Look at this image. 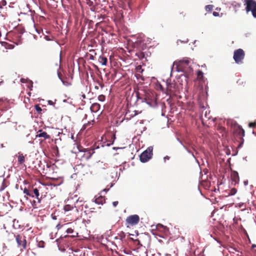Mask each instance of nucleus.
<instances>
[{
  "label": "nucleus",
  "instance_id": "nucleus-1",
  "mask_svg": "<svg viewBox=\"0 0 256 256\" xmlns=\"http://www.w3.org/2000/svg\"><path fill=\"white\" fill-rule=\"evenodd\" d=\"M166 83L167 95H176V93L179 92V86L174 81L171 82L170 80H167Z\"/></svg>",
  "mask_w": 256,
  "mask_h": 256
},
{
  "label": "nucleus",
  "instance_id": "nucleus-2",
  "mask_svg": "<svg viewBox=\"0 0 256 256\" xmlns=\"http://www.w3.org/2000/svg\"><path fill=\"white\" fill-rule=\"evenodd\" d=\"M245 52L242 49L238 48L234 51L233 58L236 64H242Z\"/></svg>",
  "mask_w": 256,
  "mask_h": 256
},
{
  "label": "nucleus",
  "instance_id": "nucleus-3",
  "mask_svg": "<svg viewBox=\"0 0 256 256\" xmlns=\"http://www.w3.org/2000/svg\"><path fill=\"white\" fill-rule=\"evenodd\" d=\"M153 148L152 146H150L142 152L140 156V159L141 162H146L149 160L152 157Z\"/></svg>",
  "mask_w": 256,
  "mask_h": 256
},
{
  "label": "nucleus",
  "instance_id": "nucleus-4",
  "mask_svg": "<svg viewBox=\"0 0 256 256\" xmlns=\"http://www.w3.org/2000/svg\"><path fill=\"white\" fill-rule=\"evenodd\" d=\"M94 150L90 149L82 148L79 150L77 156H80L81 160H88L91 158Z\"/></svg>",
  "mask_w": 256,
  "mask_h": 256
},
{
  "label": "nucleus",
  "instance_id": "nucleus-5",
  "mask_svg": "<svg viewBox=\"0 0 256 256\" xmlns=\"http://www.w3.org/2000/svg\"><path fill=\"white\" fill-rule=\"evenodd\" d=\"M75 170L76 171L77 174L82 176L92 174L88 166L82 164L76 165L75 166Z\"/></svg>",
  "mask_w": 256,
  "mask_h": 256
},
{
  "label": "nucleus",
  "instance_id": "nucleus-6",
  "mask_svg": "<svg viewBox=\"0 0 256 256\" xmlns=\"http://www.w3.org/2000/svg\"><path fill=\"white\" fill-rule=\"evenodd\" d=\"M140 221V217L137 214L131 215L127 217L126 225L128 228L137 224Z\"/></svg>",
  "mask_w": 256,
  "mask_h": 256
},
{
  "label": "nucleus",
  "instance_id": "nucleus-7",
  "mask_svg": "<svg viewBox=\"0 0 256 256\" xmlns=\"http://www.w3.org/2000/svg\"><path fill=\"white\" fill-rule=\"evenodd\" d=\"M234 133L241 140L238 146V148H240L242 146L244 142L243 137L244 136V130L240 126L238 125L234 128Z\"/></svg>",
  "mask_w": 256,
  "mask_h": 256
},
{
  "label": "nucleus",
  "instance_id": "nucleus-8",
  "mask_svg": "<svg viewBox=\"0 0 256 256\" xmlns=\"http://www.w3.org/2000/svg\"><path fill=\"white\" fill-rule=\"evenodd\" d=\"M190 60H182L178 62V67L179 70L184 71L188 66Z\"/></svg>",
  "mask_w": 256,
  "mask_h": 256
},
{
  "label": "nucleus",
  "instance_id": "nucleus-9",
  "mask_svg": "<svg viewBox=\"0 0 256 256\" xmlns=\"http://www.w3.org/2000/svg\"><path fill=\"white\" fill-rule=\"evenodd\" d=\"M246 4V10L247 12L256 9V2L254 0H245Z\"/></svg>",
  "mask_w": 256,
  "mask_h": 256
},
{
  "label": "nucleus",
  "instance_id": "nucleus-10",
  "mask_svg": "<svg viewBox=\"0 0 256 256\" xmlns=\"http://www.w3.org/2000/svg\"><path fill=\"white\" fill-rule=\"evenodd\" d=\"M16 241L19 246L22 247V248H26V241L24 237H22L20 235L16 236Z\"/></svg>",
  "mask_w": 256,
  "mask_h": 256
},
{
  "label": "nucleus",
  "instance_id": "nucleus-11",
  "mask_svg": "<svg viewBox=\"0 0 256 256\" xmlns=\"http://www.w3.org/2000/svg\"><path fill=\"white\" fill-rule=\"evenodd\" d=\"M108 168V164L102 162H98L95 165V168L98 171H102Z\"/></svg>",
  "mask_w": 256,
  "mask_h": 256
},
{
  "label": "nucleus",
  "instance_id": "nucleus-12",
  "mask_svg": "<svg viewBox=\"0 0 256 256\" xmlns=\"http://www.w3.org/2000/svg\"><path fill=\"white\" fill-rule=\"evenodd\" d=\"M41 188V187H39L38 188H32V192L34 194V196L38 200V203H40L42 200V197H40V190Z\"/></svg>",
  "mask_w": 256,
  "mask_h": 256
},
{
  "label": "nucleus",
  "instance_id": "nucleus-13",
  "mask_svg": "<svg viewBox=\"0 0 256 256\" xmlns=\"http://www.w3.org/2000/svg\"><path fill=\"white\" fill-rule=\"evenodd\" d=\"M36 136V137L44 138V140L48 139L50 138V136L46 132L42 131V130H39Z\"/></svg>",
  "mask_w": 256,
  "mask_h": 256
},
{
  "label": "nucleus",
  "instance_id": "nucleus-14",
  "mask_svg": "<svg viewBox=\"0 0 256 256\" xmlns=\"http://www.w3.org/2000/svg\"><path fill=\"white\" fill-rule=\"evenodd\" d=\"M26 156V154L24 155L23 154H22L20 152L18 153V156H17V157L18 162L19 165H22L26 161L25 158Z\"/></svg>",
  "mask_w": 256,
  "mask_h": 256
},
{
  "label": "nucleus",
  "instance_id": "nucleus-15",
  "mask_svg": "<svg viewBox=\"0 0 256 256\" xmlns=\"http://www.w3.org/2000/svg\"><path fill=\"white\" fill-rule=\"evenodd\" d=\"M231 179L232 182H235V184H238L240 179L238 173L236 171H233L231 173Z\"/></svg>",
  "mask_w": 256,
  "mask_h": 256
},
{
  "label": "nucleus",
  "instance_id": "nucleus-16",
  "mask_svg": "<svg viewBox=\"0 0 256 256\" xmlns=\"http://www.w3.org/2000/svg\"><path fill=\"white\" fill-rule=\"evenodd\" d=\"M138 114V112L134 110L132 112H130L129 110H128V112H126L125 114V118L127 120L130 119L131 118H133L135 116Z\"/></svg>",
  "mask_w": 256,
  "mask_h": 256
},
{
  "label": "nucleus",
  "instance_id": "nucleus-17",
  "mask_svg": "<svg viewBox=\"0 0 256 256\" xmlns=\"http://www.w3.org/2000/svg\"><path fill=\"white\" fill-rule=\"evenodd\" d=\"M100 108V106L98 103H94L90 106V110L92 112H98Z\"/></svg>",
  "mask_w": 256,
  "mask_h": 256
},
{
  "label": "nucleus",
  "instance_id": "nucleus-18",
  "mask_svg": "<svg viewBox=\"0 0 256 256\" xmlns=\"http://www.w3.org/2000/svg\"><path fill=\"white\" fill-rule=\"evenodd\" d=\"M95 202L98 204H102L106 202V199L104 197L102 196H100L95 199Z\"/></svg>",
  "mask_w": 256,
  "mask_h": 256
},
{
  "label": "nucleus",
  "instance_id": "nucleus-19",
  "mask_svg": "<svg viewBox=\"0 0 256 256\" xmlns=\"http://www.w3.org/2000/svg\"><path fill=\"white\" fill-rule=\"evenodd\" d=\"M98 62L103 66H106L107 64V58L103 56H100L98 58Z\"/></svg>",
  "mask_w": 256,
  "mask_h": 256
},
{
  "label": "nucleus",
  "instance_id": "nucleus-20",
  "mask_svg": "<svg viewBox=\"0 0 256 256\" xmlns=\"http://www.w3.org/2000/svg\"><path fill=\"white\" fill-rule=\"evenodd\" d=\"M156 228L159 230L162 229V230H163L165 234H166L168 232V228L166 226H164L162 224H158L156 226Z\"/></svg>",
  "mask_w": 256,
  "mask_h": 256
},
{
  "label": "nucleus",
  "instance_id": "nucleus-21",
  "mask_svg": "<svg viewBox=\"0 0 256 256\" xmlns=\"http://www.w3.org/2000/svg\"><path fill=\"white\" fill-rule=\"evenodd\" d=\"M186 14L184 10H180L177 15V18L179 20H182L186 16Z\"/></svg>",
  "mask_w": 256,
  "mask_h": 256
},
{
  "label": "nucleus",
  "instance_id": "nucleus-22",
  "mask_svg": "<svg viewBox=\"0 0 256 256\" xmlns=\"http://www.w3.org/2000/svg\"><path fill=\"white\" fill-rule=\"evenodd\" d=\"M73 210H76V211L78 210L76 207H74L73 206H72L70 204H66L64 206V210L66 212H68V211Z\"/></svg>",
  "mask_w": 256,
  "mask_h": 256
},
{
  "label": "nucleus",
  "instance_id": "nucleus-23",
  "mask_svg": "<svg viewBox=\"0 0 256 256\" xmlns=\"http://www.w3.org/2000/svg\"><path fill=\"white\" fill-rule=\"evenodd\" d=\"M136 56H137L140 60H142L145 58L144 54L142 52H136Z\"/></svg>",
  "mask_w": 256,
  "mask_h": 256
},
{
  "label": "nucleus",
  "instance_id": "nucleus-24",
  "mask_svg": "<svg viewBox=\"0 0 256 256\" xmlns=\"http://www.w3.org/2000/svg\"><path fill=\"white\" fill-rule=\"evenodd\" d=\"M107 137L109 138H110V142H111V144H112L116 139V136L114 134H108Z\"/></svg>",
  "mask_w": 256,
  "mask_h": 256
},
{
  "label": "nucleus",
  "instance_id": "nucleus-25",
  "mask_svg": "<svg viewBox=\"0 0 256 256\" xmlns=\"http://www.w3.org/2000/svg\"><path fill=\"white\" fill-rule=\"evenodd\" d=\"M34 108H35L38 114H42V110L38 104H36L34 106Z\"/></svg>",
  "mask_w": 256,
  "mask_h": 256
},
{
  "label": "nucleus",
  "instance_id": "nucleus-26",
  "mask_svg": "<svg viewBox=\"0 0 256 256\" xmlns=\"http://www.w3.org/2000/svg\"><path fill=\"white\" fill-rule=\"evenodd\" d=\"M2 45L6 47V48L11 49L14 48V46L10 44H9L6 42H2Z\"/></svg>",
  "mask_w": 256,
  "mask_h": 256
},
{
  "label": "nucleus",
  "instance_id": "nucleus-27",
  "mask_svg": "<svg viewBox=\"0 0 256 256\" xmlns=\"http://www.w3.org/2000/svg\"><path fill=\"white\" fill-rule=\"evenodd\" d=\"M214 6L212 4L207 5L205 6V10L208 12H211L213 10Z\"/></svg>",
  "mask_w": 256,
  "mask_h": 256
},
{
  "label": "nucleus",
  "instance_id": "nucleus-28",
  "mask_svg": "<svg viewBox=\"0 0 256 256\" xmlns=\"http://www.w3.org/2000/svg\"><path fill=\"white\" fill-rule=\"evenodd\" d=\"M236 192H237V190L235 188H233L230 190V192L228 193V195L234 196L236 193Z\"/></svg>",
  "mask_w": 256,
  "mask_h": 256
},
{
  "label": "nucleus",
  "instance_id": "nucleus-29",
  "mask_svg": "<svg viewBox=\"0 0 256 256\" xmlns=\"http://www.w3.org/2000/svg\"><path fill=\"white\" fill-rule=\"evenodd\" d=\"M197 75L198 78L200 80H202L204 78L203 72L200 70L198 72Z\"/></svg>",
  "mask_w": 256,
  "mask_h": 256
},
{
  "label": "nucleus",
  "instance_id": "nucleus-30",
  "mask_svg": "<svg viewBox=\"0 0 256 256\" xmlns=\"http://www.w3.org/2000/svg\"><path fill=\"white\" fill-rule=\"evenodd\" d=\"M30 189L28 190V189L25 188L24 190V194H26V196H30Z\"/></svg>",
  "mask_w": 256,
  "mask_h": 256
},
{
  "label": "nucleus",
  "instance_id": "nucleus-31",
  "mask_svg": "<svg viewBox=\"0 0 256 256\" xmlns=\"http://www.w3.org/2000/svg\"><path fill=\"white\" fill-rule=\"evenodd\" d=\"M98 100L100 102H104L105 100V96L103 94H100L98 96Z\"/></svg>",
  "mask_w": 256,
  "mask_h": 256
},
{
  "label": "nucleus",
  "instance_id": "nucleus-32",
  "mask_svg": "<svg viewBox=\"0 0 256 256\" xmlns=\"http://www.w3.org/2000/svg\"><path fill=\"white\" fill-rule=\"evenodd\" d=\"M91 124V122H88L87 124H84L82 128L84 130L86 129L87 127L90 126Z\"/></svg>",
  "mask_w": 256,
  "mask_h": 256
},
{
  "label": "nucleus",
  "instance_id": "nucleus-33",
  "mask_svg": "<svg viewBox=\"0 0 256 256\" xmlns=\"http://www.w3.org/2000/svg\"><path fill=\"white\" fill-rule=\"evenodd\" d=\"M256 126V122H250L249 124H248V126L250 127V128H254Z\"/></svg>",
  "mask_w": 256,
  "mask_h": 256
},
{
  "label": "nucleus",
  "instance_id": "nucleus-34",
  "mask_svg": "<svg viewBox=\"0 0 256 256\" xmlns=\"http://www.w3.org/2000/svg\"><path fill=\"white\" fill-rule=\"evenodd\" d=\"M66 232L68 234H72L74 232V230L72 228H68Z\"/></svg>",
  "mask_w": 256,
  "mask_h": 256
},
{
  "label": "nucleus",
  "instance_id": "nucleus-35",
  "mask_svg": "<svg viewBox=\"0 0 256 256\" xmlns=\"http://www.w3.org/2000/svg\"><path fill=\"white\" fill-rule=\"evenodd\" d=\"M32 206L34 208H36V200H34L32 202Z\"/></svg>",
  "mask_w": 256,
  "mask_h": 256
},
{
  "label": "nucleus",
  "instance_id": "nucleus-36",
  "mask_svg": "<svg viewBox=\"0 0 256 256\" xmlns=\"http://www.w3.org/2000/svg\"><path fill=\"white\" fill-rule=\"evenodd\" d=\"M252 12L253 16L256 18V9L253 10L252 11Z\"/></svg>",
  "mask_w": 256,
  "mask_h": 256
},
{
  "label": "nucleus",
  "instance_id": "nucleus-37",
  "mask_svg": "<svg viewBox=\"0 0 256 256\" xmlns=\"http://www.w3.org/2000/svg\"><path fill=\"white\" fill-rule=\"evenodd\" d=\"M118 201H115L112 202V204L114 207L116 206H118Z\"/></svg>",
  "mask_w": 256,
  "mask_h": 256
},
{
  "label": "nucleus",
  "instance_id": "nucleus-38",
  "mask_svg": "<svg viewBox=\"0 0 256 256\" xmlns=\"http://www.w3.org/2000/svg\"><path fill=\"white\" fill-rule=\"evenodd\" d=\"M30 196H31L32 198H34V194L32 192V188L30 189Z\"/></svg>",
  "mask_w": 256,
  "mask_h": 256
},
{
  "label": "nucleus",
  "instance_id": "nucleus-39",
  "mask_svg": "<svg viewBox=\"0 0 256 256\" xmlns=\"http://www.w3.org/2000/svg\"><path fill=\"white\" fill-rule=\"evenodd\" d=\"M62 225L60 224H58L56 225V228L58 230H60L62 227Z\"/></svg>",
  "mask_w": 256,
  "mask_h": 256
},
{
  "label": "nucleus",
  "instance_id": "nucleus-40",
  "mask_svg": "<svg viewBox=\"0 0 256 256\" xmlns=\"http://www.w3.org/2000/svg\"><path fill=\"white\" fill-rule=\"evenodd\" d=\"M212 14L214 16H219L218 12H214Z\"/></svg>",
  "mask_w": 256,
  "mask_h": 256
},
{
  "label": "nucleus",
  "instance_id": "nucleus-41",
  "mask_svg": "<svg viewBox=\"0 0 256 256\" xmlns=\"http://www.w3.org/2000/svg\"><path fill=\"white\" fill-rule=\"evenodd\" d=\"M237 83L238 84H243V82L241 80H238V81H237Z\"/></svg>",
  "mask_w": 256,
  "mask_h": 256
},
{
  "label": "nucleus",
  "instance_id": "nucleus-42",
  "mask_svg": "<svg viewBox=\"0 0 256 256\" xmlns=\"http://www.w3.org/2000/svg\"><path fill=\"white\" fill-rule=\"evenodd\" d=\"M48 104H49L52 105L54 104V102L52 100H50L48 101Z\"/></svg>",
  "mask_w": 256,
  "mask_h": 256
},
{
  "label": "nucleus",
  "instance_id": "nucleus-43",
  "mask_svg": "<svg viewBox=\"0 0 256 256\" xmlns=\"http://www.w3.org/2000/svg\"><path fill=\"white\" fill-rule=\"evenodd\" d=\"M234 6H235L236 8H240V4H235Z\"/></svg>",
  "mask_w": 256,
  "mask_h": 256
},
{
  "label": "nucleus",
  "instance_id": "nucleus-44",
  "mask_svg": "<svg viewBox=\"0 0 256 256\" xmlns=\"http://www.w3.org/2000/svg\"><path fill=\"white\" fill-rule=\"evenodd\" d=\"M90 60H94V56L92 54H90Z\"/></svg>",
  "mask_w": 256,
  "mask_h": 256
},
{
  "label": "nucleus",
  "instance_id": "nucleus-45",
  "mask_svg": "<svg viewBox=\"0 0 256 256\" xmlns=\"http://www.w3.org/2000/svg\"><path fill=\"white\" fill-rule=\"evenodd\" d=\"M44 38H45L47 40H51V39H50V38H48V36H44Z\"/></svg>",
  "mask_w": 256,
  "mask_h": 256
},
{
  "label": "nucleus",
  "instance_id": "nucleus-46",
  "mask_svg": "<svg viewBox=\"0 0 256 256\" xmlns=\"http://www.w3.org/2000/svg\"><path fill=\"white\" fill-rule=\"evenodd\" d=\"M169 158H169L168 156H166L164 157V160H166V159H168H168H169Z\"/></svg>",
  "mask_w": 256,
  "mask_h": 256
},
{
  "label": "nucleus",
  "instance_id": "nucleus-47",
  "mask_svg": "<svg viewBox=\"0 0 256 256\" xmlns=\"http://www.w3.org/2000/svg\"><path fill=\"white\" fill-rule=\"evenodd\" d=\"M82 96V98H86V96H85L84 94H83V95Z\"/></svg>",
  "mask_w": 256,
  "mask_h": 256
},
{
  "label": "nucleus",
  "instance_id": "nucleus-48",
  "mask_svg": "<svg viewBox=\"0 0 256 256\" xmlns=\"http://www.w3.org/2000/svg\"><path fill=\"white\" fill-rule=\"evenodd\" d=\"M2 102L3 101H2V100H0V102Z\"/></svg>",
  "mask_w": 256,
  "mask_h": 256
},
{
  "label": "nucleus",
  "instance_id": "nucleus-49",
  "mask_svg": "<svg viewBox=\"0 0 256 256\" xmlns=\"http://www.w3.org/2000/svg\"><path fill=\"white\" fill-rule=\"evenodd\" d=\"M92 52L94 53V54H96V53L94 52V50H92Z\"/></svg>",
  "mask_w": 256,
  "mask_h": 256
},
{
  "label": "nucleus",
  "instance_id": "nucleus-50",
  "mask_svg": "<svg viewBox=\"0 0 256 256\" xmlns=\"http://www.w3.org/2000/svg\"><path fill=\"white\" fill-rule=\"evenodd\" d=\"M96 88H97V89H98V86H96Z\"/></svg>",
  "mask_w": 256,
  "mask_h": 256
}]
</instances>
